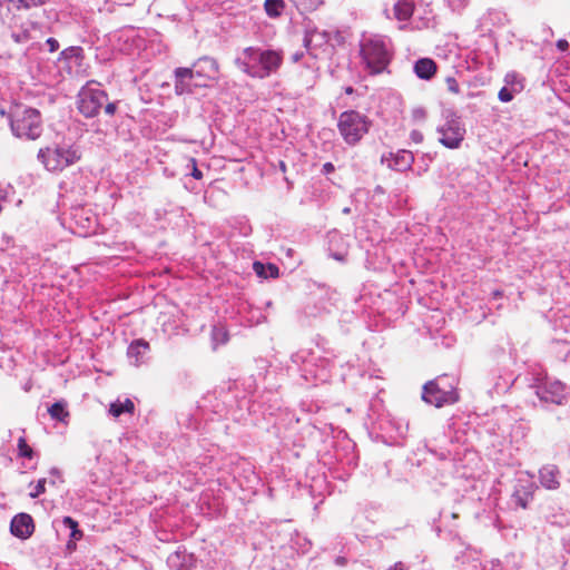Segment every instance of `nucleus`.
I'll use <instances>...</instances> for the list:
<instances>
[{
  "label": "nucleus",
  "instance_id": "nucleus-1",
  "mask_svg": "<svg viewBox=\"0 0 570 570\" xmlns=\"http://www.w3.org/2000/svg\"><path fill=\"white\" fill-rule=\"evenodd\" d=\"M237 67L252 78L264 79L275 73L283 63V52L247 47L235 60Z\"/></svg>",
  "mask_w": 570,
  "mask_h": 570
},
{
  "label": "nucleus",
  "instance_id": "nucleus-2",
  "mask_svg": "<svg viewBox=\"0 0 570 570\" xmlns=\"http://www.w3.org/2000/svg\"><path fill=\"white\" fill-rule=\"evenodd\" d=\"M360 56L365 70L371 76L384 72L392 60V51L383 39L376 37L362 41Z\"/></svg>",
  "mask_w": 570,
  "mask_h": 570
},
{
  "label": "nucleus",
  "instance_id": "nucleus-3",
  "mask_svg": "<svg viewBox=\"0 0 570 570\" xmlns=\"http://www.w3.org/2000/svg\"><path fill=\"white\" fill-rule=\"evenodd\" d=\"M372 121L367 116L356 111H343L337 119V130L343 140L355 146L368 132Z\"/></svg>",
  "mask_w": 570,
  "mask_h": 570
},
{
  "label": "nucleus",
  "instance_id": "nucleus-4",
  "mask_svg": "<svg viewBox=\"0 0 570 570\" xmlns=\"http://www.w3.org/2000/svg\"><path fill=\"white\" fill-rule=\"evenodd\" d=\"M11 129L19 138H27L35 140L40 137L42 132V121L40 112L36 109L17 110L12 115Z\"/></svg>",
  "mask_w": 570,
  "mask_h": 570
},
{
  "label": "nucleus",
  "instance_id": "nucleus-5",
  "mask_svg": "<svg viewBox=\"0 0 570 570\" xmlns=\"http://www.w3.org/2000/svg\"><path fill=\"white\" fill-rule=\"evenodd\" d=\"M38 157L50 171H60L79 160L80 155L72 148H50L39 150Z\"/></svg>",
  "mask_w": 570,
  "mask_h": 570
},
{
  "label": "nucleus",
  "instance_id": "nucleus-6",
  "mask_svg": "<svg viewBox=\"0 0 570 570\" xmlns=\"http://www.w3.org/2000/svg\"><path fill=\"white\" fill-rule=\"evenodd\" d=\"M107 98L108 95L104 90L83 87L78 95V110L87 118L95 117Z\"/></svg>",
  "mask_w": 570,
  "mask_h": 570
},
{
  "label": "nucleus",
  "instance_id": "nucleus-7",
  "mask_svg": "<svg viewBox=\"0 0 570 570\" xmlns=\"http://www.w3.org/2000/svg\"><path fill=\"white\" fill-rule=\"evenodd\" d=\"M422 399L428 404L442 407L446 404L455 403L459 400V395L452 386L448 390L443 389L438 381L433 380L424 384Z\"/></svg>",
  "mask_w": 570,
  "mask_h": 570
},
{
  "label": "nucleus",
  "instance_id": "nucleus-8",
  "mask_svg": "<svg viewBox=\"0 0 570 570\" xmlns=\"http://www.w3.org/2000/svg\"><path fill=\"white\" fill-rule=\"evenodd\" d=\"M194 86L197 88L210 87V82L216 81L219 73L218 62L214 58L202 57L194 65Z\"/></svg>",
  "mask_w": 570,
  "mask_h": 570
},
{
  "label": "nucleus",
  "instance_id": "nucleus-9",
  "mask_svg": "<svg viewBox=\"0 0 570 570\" xmlns=\"http://www.w3.org/2000/svg\"><path fill=\"white\" fill-rule=\"evenodd\" d=\"M440 134L439 142L449 149L461 147L465 137V128L459 119H450L438 128Z\"/></svg>",
  "mask_w": 570,
  "mask_h": 570
},
{
  "label": "nucleus",
  "instance_id": "nucleus-10",
  "mask_svg": "<svg viewBox=\"0 0 570 570\" xmlns=\"http://www.w3.org/2000/svg\"><path fill=\"white\" fill-rule=\"evenodd\" d=\"M564 385L558 381L544 382L543 385L538 387V396L544 401L556 404H561L564 396Z\"/></svg>",
  "mask_w": 570,
  "mask_h": 570
},
{
  "label": "nucleus",
  "instance_id": "nucleus-11",
  "mask_svg": "<svg viewBox=\"0 0 570 570\" xmlns=\"http://www.w3.org/2000/svg\"><path fill=\"white\" fill-rule=\"evenodd\" d=\"M11 533L20 539H28L35 531L33 519L28 513L17 514L10 524Z\"/></svg>",
  "mask_w": 570,
  "mask_h": 570
},
{
  "label": "nucleus",
  "instance_id": "nucleus-12",
  "mask_svg": "<svg viewBox=\"0 0 570 570\" xmlns=\"http://www.w3.org/2000/svg\"><path fill=\"white\" fill-rule=\"evenodd\" d=\"M175 75V92L177 95L191 94L193 89L196 88L191 80H194V69L193 68H176L174 71Z\"/></svg>",
  "mask_w": 570,
  "mask_h": 570
},
{
  "label": "nucleus",
  "instance_id": "nucleus-13",
  "mask_svg": "<svg viewBox=\"0 0 570 570\" xmlns=\"http://www.w3.org/2000/svg\"><path fill=\"white\" fill-rule=\"evenodd\" d=\"M436 63L430 58H422L414 65L415 75L421 79H431L436 73Z\"/></svg>",
  "mask_w": 570,
  "mask_h": 570
},
{
  "label": "nucleus",
  "instance_id": "nucleus-14",
  "mask_svg": "<svg viewBox=\"0 0 570 570\" xmlns=\"http://www.w3.org/2000/svg\"><path fill=\"white\" fill-rule=\"evenodd\" d=\"M541 483L548 489H556L559 485L558 470L553 465L543 466L540 470Z\"/></svg>",
  "mask_w": 570,
  "mask_h": 570
},
{
  "label": "nucleus",
  "instance_id": "nucleus-15",
  "mask_svg": "<svg viewBox=\"0 0 570 570\" xmlns=\"http://www.w3.org/2000/svg\"><path fill=\"white\" fill-rule=\"evenodd\" d=\"M414 12V3L412 0H400L394 6V14L397 20H409Z\"/></svg>",
  "mask_w": 570,
  "mask_h": 570
},
{
  "label": "nucleus",
  "instance_id": "nucleus-16",
  "mask_svg": "<svg viewBox=\"0 0 570 570\" xmlns=\"http://www.w3.org/2000/svg\"><path fill=\"white\" fill-rule=\"evenodd\" d=\"M48 413L51 419L57 420L59 422H67L70 416L69 411L67 410L66 401H58L53 403L49 409Z\"/></svg>",
  "mask_w": 570,
  "mask_h": 570
},
{
  "label": "nucleus",
  "instance_id": "nucleus-17",
  "mask_svg": "<svg viewBox=\"0 0 570 570\" xmlns=\"http://www.w3.org/2000/svg\"><path fill=\"white\" fill-rule=\"evenodd\" d=\"M135 411V404L130 399H126L124 402H114L110 404L109 413L114 417H118L124 413L132 414Z\"/></svg>",
  "mask_w": 570,
  "mask_h": 570
},
{
  "label": "nucleus",
  "instance_id": "nucleus-18",
  "mask_svg": "<svg viewBox=\"0 0 570 570\" xmlns=\"http://www.w3.org/2000/svg\"><path fill=\"white\" fill-rule=\"evenodd\" d=\"M253 268L255 271V273L259 276V277H264V278H267V277H272V278H277L279 276V268L275 265V264H267V265H264L263 263L261 262H255L253 264Z\"/></svg>",
  "mask_w": 570,
  "mask_h": 570
},
{
  "label": "nucleus",
  "instance_id": "nucleus-19",
  "mask_svg": "<svg viewBox=\"0 0 570 570\" xmlns=\"http://www.w3.org/2000/svg\"><path fill=\"white\" fill-rule=\"evenodd\" d=\"M285 8L284 0H265L264 9L268 17H279L283 9Z\"/></svg>",
  "mask_w": 570,
  "mask_h": 570
},
{
  "label": "nucleus",
  "instance_id": "nucleus-20",
  "mask_svg": "<svg viewBox=\"0 0 570 570\" xmlns=\"http://www.w3.org/2000/svg\"><path fill=\"white\" fill-rule=\"evenodd\" d=\"M512 498L517 505L527 509L529 502L532 500V492L525 488L518 489L513 492Z\"/></svg>",
  "mask_w": 570,
  "mask_h": 570
},
{
  "label": "nucleus",
  "instance_id": "nucleus-21",
  "mask_svg": "<svg viewBox=\"0 0 570 570\" xmlns=\"http://www.w3.org/2000/svg\"><path fill=\"white\" fill-rule=\"evenodd\" d=\"M301 12H312L324 3V0H291Z\"/></svg>",
  "mask_w": 570,
  "mask_h": 570
},
{
  "label": "nucleus",
  "instance_id": "nucleus-22",
  "mask_svg": "<svg viewBox=\"0 0 570 570\" xmlns=\"http://www.w3.org/2000/svg\"><path fill=\"white\" fill-rule=\"evenodd\" d=\"M212 335L216 345L226 344L229 340V335L225 326H214Z\"/></svg>",
  "mask_w": 570,
  "mask_h": 570
},
{
  "label": "nucleus",
  "instance_id": "nucleus-23",
  "mask_svg": "<svg viewBox=\"0 0 570 570\" xmlns=\"http://www.w3.org/2000/svg\"><path fill=\"white\" fill-rule=\"evenodd\" d=\"M18 451H19V456H21V458H27V459L33 458V450L27 443V440L24 436H20L18 439Z\"/></svg>",
  "mask_w": 570,
  "mask_h": 570
},
{
  "label": "nucleus",
  "instance_id": "nucleus-24",
  "mask_svg": "<svg viewBox=\"0 0 570 570\" xmlns=\"http://www.w3.org/2000/svg\"><path fill=\"white\" fill-rule=\"evenodd\" d=\"M504 81L512 87L513 91L520 92L523 89L522 80L515 72L508 73Z\"/></svg>",
  "mask_w": 570,
  "mask_h": 570
},
{
  "label": "nucleus",
  "instance_id": "nucleus-25",
  "mask_svg": "<svg viewBox=\"0 0 570 570\" xmlns=\"http://www.w3.org/2000/svg\"><path fill=\"white\" fill-rule=\"evenodd\" d=\"M61 57L65 59H75L76 61L82 60V50L79 47H70L61 52Z\"/></svg>",
  "mask_w": 570,
  "mask_h": 570
},
{
  "label": "nucleus",
  "instance_id": "nucleus-26",
  "mask_svg": "<svg viewBox=\"0 0 570 570\" xmlns=\"http://www.w3.org/2000/svg\"><path fill=\"white\" fill-rule=\"evenodd\" d=\"M148 348H149L148 342H146L144 340H137L130 344L129 352L132 354H139L140 350L146 351Z\"/></svg>",
  "mask_w": 570,
  "mask_h": 570
},
{
  "label": "nucleus",
  "instance_id": "nucleus-27",
  "mask_svg": "<svg viewBox=\"0 0 570 570\" xmlns=\"http://www.w3.org/2000/svg\"><path fill=\"white\" fill-rule=\"evenodd\" d=\"M518 91H513V89H509L507 87H502L498 94V98L502 102H509L513 99L514 94Z\"/></svg>",
  "mask_w": 570,
  "mask_h": 570
},
{
  "label": "nucleus",
  "instance_id": "nucleus-28",
  "mask_svg": "<svg viewBox=\"0 0 570 570\" xmlns=\"http://www.w3.org/2000/svg\"><path fill=\"white\" fill-rule=\"evenodd\" d=\"M46 479L38 480L37 484L33 488V491L29 493L30 498H38L40 494L46 492Z\"/></svg>",
  "mask_w": 570,
  "mask_h": 570
},
{
  "label": "nucleus",
  "instance_id": "nucleus-29",
  "mask_svg": "<svg viewBox=\"0 0 570 570\" xmlns=\"http://www.w3.org/2000/svg\"><path fill=\"white\" fill-rule=\"evenodd\" d=\"M10 2H18L23 8L37 7L45 4L48 0H9Z\"/></svg>",
  "mask_w": 570,
  "mask_h": 570
},
{
  "label": "nucleus",
  "instance_id": "nucleus-30",
  "mask_svg": "<svg viewBox=\"0 0 570 570\" xmlns=\"http://www.w3.org/2000/svg\"><path fill=\"white\" fill-rule=\"evenodd\" d=\"M446 86H448V90L451 91L452 94L458 95L460 92V86L454 78H452V77L446 78Z\"/></svg>",
  "mask_w": 570,
  "mask_h": 570
},
{
  "label": "nucleus",
  "instance_id": "nucleus-31",
  "mask_svg": "<svg viewBox=\"0 0 570 570\" xmlns=\"http://www.w3.org/2000/svg\"><path fill=\"white\" fill-rule=\"evenodd\" d=\"M410 137L414 144H421L424 139L423 134L417 129H413L410 134Z\"/></svg>",
  "mask_w": 570,
  "mask_h": 570
},
{
  "label": "nucleus",
  "instance_id": "nucleus-32",
  "mask_svg": "<svg viewBox=\"0 0 570 570\" xmlns=\"http://www.w3.org/2000/svg\"><path fill=\"white\" fill-rule=\"evenodd\" d=\"M62 522L65 525L70 528L71 531L78 529V522L73 520L71 517H65Z\"/></svg>",
  "mask_w": 570,
  "mask_h": 570
},
{
  "label": "nucleus",
  "instance_id": "nucleus-33",
  "mask_svg": "<svg viewBox=\"0 0 570 570\" xmlns=\"http://www.w3.org/2000/svg\"><path fill=\"white\" fill-rule=\"evenodd\" d=\"M47 45L49 46V51L55 52L59 48V43L55 38H49L47 40Z\"/></svg>",
  "mask_w": 570,
  "mask_h": 570
},
{
  "label": "nucleus",
  "instance_id": "nucleus-34",
  "mask_svg": "<svg viewBox=\"0 0 570 570\" xmlns=\"http://www.w3.org/2000/svg\"><path fill=\"white\" fill-rule=\"evenodd\" d=\"M191 163H193V173H191L193 177L195 179H202L203 173L197 168L196 160L191 159Z\"/></svg>",
  "mask_w": 570,
  "mask_h": 570
},
{
  "label": "nucleus",
  "instance_id": "nucleus-35",
  "mask_svg": "<svg viewBox=\"0 0 570 570\" xmlns=\"http://www.w3.org/2000/svg\"><path fill=\"white\" fill-rule=\"evenodd\" d=\"M116 110H117V106L115 102H109L105 107V112L110 116L115 115Z\"/></svg>",
  "mask_w": 570,
  "mask_h": 570
},
{
  "label": "nucleus",
  "instance_id": "nucleus-36",
  "mask_svg": "<svg viewBox=\"0 0 570 570\" xmlns=\"http://www.w3.org/2000/svg\"><path fill=\"white\" fill-rule=\"evenodd\" d=\"M557 48L560 51H566L569 48V42L566 39H560L557 41Z\"/></svg>",
  "mask_w": 570,
  "mask_h": 570
},
{
  "label": "nucleus",
  "instance_id": "nucleus-37",
  "mask_svg": "<svg viewBox=\"0 0 570 570\" xmlns=\"http://www.w3.org/2000/svg\"><path fill=\"white\" fill-rule=\"evenodd\" d=\"M323 171L325 174H330V173L334 171V165L332 163H325L323 165Z\"/></svg>",
  "mask_w": 570,
  "mask_h": 570
},
{
  "label": "nucleus",
  "instance_id": "nucleus-38",
  "mask_svg": "<svg viewBox=\"0 0 570 570\" xmlns=\"http://www.w3.org/2000/svg\"><path fill=\"white\" fill-rule=\"evenodd\" d=\"M81 537H82V531H80L79 529H76V530L71 531V538L72 539L79 540V539H81Z\"/></svg>",
  "mask_w": 570,
  "mask_h": 570
},
{
  "label": "nucleus",
  "instance_id": "nucleus-39",
  "mask_svg": "<svg viewBox=\"0 0 570 570\" xmlns=\"http://www.w3.org/2000/svg\"><path fill=\"white\" fill-rule=\"evenodd\" d=\"M387 570H406V569L402 562H396L394 566H392Z\"/></svg>",
  "mask_w": 570,
  "mask_h": 570
},
{
  "label": "nucleus",
  "instance_id": "nucleus-40",
  "mask_svg": "<svg viewBox=\"0 0 570 570\" xmlns=\"http://www.w3.org/2000/svg\"><path fill=\"white\" fill-rule=\"evenodd\" d=\"M136 0H119V4L122 6H132Z\"/></svg>",
  "mask_w": 570,
  "mask_h": 570
},
{
  "label": "nucleus",
  "instance_id": "nucleus-41",
  "mask_svg": "<svg viewBox=\"0 0 570 570\" xmlns=\"http://www.w3.org/2000/svg\"><path fill=\"white\" fill-rule=\"evenodd\" d=\"M279 168H281V170H282L283 173H285V171H286V165H285V163H284V161H279Z\"/></svg>",
  "mask_w": 570,
  "mask_h": 570
},
{
  "label": "nucleus",
  "instance_id": "nucleus-42",
  "mask_svg": "<svg viewBox=\"0 0 570 570\" xmlns=\"http://www.w3.org/2000/svg\"><path fill=\"white\" fill-rule=\"evenodd\" d=\"M493 295H494V297H501L502 296V292L501 291H494Z\"/></svg>",
  "mask_w": 570,
  "mask_h": 570
},
{
  "label": "nucleus",
  "instance_id": "nucleus-43",
  "mask_svg": "<svg viewBox=\"0 0 570 570\" xmlns=\"http://www.w3.org/2000/svg\"><path fill=\"white\" fill-rule=\"evenodd\" d=\"M345 92H346V94H348V95H350V94H352V92H353V88H352V87H347V88L345 89Z\"/></svg>",
  "mask_w": 570,
  "mask_h": 570
},
{
  "label": "nucleus",
  "instance_id": "nucleus-44",
  "mask_svg": "<svg viewBox=\"0 0 570 570\" xmlns=\"http://www.w3.org/2000/svg\"><path fill=\"white\" fill-rule=\"evenodd\" d=\"M299 59V56L298 55H295L294 56V60L297 61Z\"/></svg>",
  "mask_w": 570,
  "mask_h": 570
}]
</instances>
